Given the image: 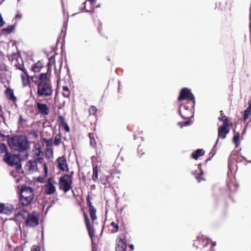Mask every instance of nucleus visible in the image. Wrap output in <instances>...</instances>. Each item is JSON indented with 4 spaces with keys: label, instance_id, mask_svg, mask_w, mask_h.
<instances>
[{
    "label": "nucleus",
    "instance_id": "obj_1",
    "mask_svg": "<svg viewBox=\"0 0 251 251\" xmlns=\"http://www.w3.org/2000/svg\"><path fill=\"white\" fill-rule=\"evenodd\" d=\"M31 80L37 86L38 98H50L53 94L52 86L48 73H41L38 77L32 76Z\"/></svg>",
    "mask_w": 251,
    "mask_h": 251
},
{
    "label": "nucleus",
    "instance_id": "obj_2",
    "mask_svg": "<svg viewBox=\"0 0 251 251\" xmlns=\"http://www.w3.org/2000/svg\"><path fill=\"white\" fill-rule=\"evenodd\" d=\"M8 143L11 148L19 151H26L29 147L26 137L23 135H16L11 137L8 140Z\"/></svg>",
    "mask_w": 251,
    "mask_h": 251
},
{
    "label": "nucleus",
    "instance_id": "obj_3",
    "mask_svg": "<svg viewBox=\"0 0 251 251\" xmlns=\"http://www.w3.org/2000/svg\"><path fill=\"white\" fill-rule=\"evenodd\" d=\"M89 213L92 222L90 221V220L88 217V214L84 212L83 217L84 220V223L85 224V226L86 228L88 231V234L91 238L92 241V244L94 242V237L95 235V229L94 227V221L97 220V216L96 214L97 213V209L95 207L89 209Z\"/></svg>",
    "mask_w": 251,
    "mask_h": 251
},
{
    "label": "nucleus",
    "instance_id": "obj_4",
    "mask_svg": "<svg viewBox=\"0 0 251 251\" xmlns=\"http://www.w3.org/2000/svg\"><path fill=\"white\" fill-rule=\"evenodd\" d=\"M73 174L74 172L72 171L70 174H64L59 178V188L64 193H67L72 189Z\"/></svg>",
    "mask_w": 251,
    "mask_h": 251
},
{
    "label": "nucleus",
    "instance_id": "obj_5",
    "mask_svg": "<svg viewBox=\"0 0 251 251\" xmlns=\"http://www.w3.org/2000/svg\"><path fill=\"white\" fill-rule=\"evenodd\" d=\"M119 174V172L114 171L108 176L101 175L100 177V181L105 186L110 187L118 183L120 179Z\"/></svg>",
    "mask_w": 251,
    "mask_h": 251
},
{
    "label": "nucleus",
    "instance_id": "obj_6",
    "mask_svg": "<svg viewBox=\"0 0 251 251\" xmlns=\"http://www.w3.org/2000/svg\"><path fill=\"white\" fill-rule=\"evenodd\" d=\"M195 104L191 102L189 104L185 103L181 104L179 109V112L181 117L184 119H190L193 117V110Z\"/></svg>",
    "mask_w": 251,
    "mask_h": 251
},
{
    "label": "nucleus",
    "instance_id": "obj_7",
    "mask_svg": "<svg viewBox=\"0 0 251 251\" xmlns=\"http://www.w3.org/2000/svg\"><path fill=\"white\" fill-rule=\"evenodd\" d=\"M40 214L36 211L28 213L25 221V225L28 227H34L39 224Z\"/></svg>",
    "mask_w": 251,
    "mask_h": 251
},
{
    "label": "nucleus",
    "instance_id": "obj_8",
    "mask_svg": "<svg viewBox=\"0 0 251 251\" xmlns=\"http://www.w3.org/2000/svg\"><path fill=\"white\" fill-rule=\"evenodd\" d=\"M186 100V104H189L191 102H193L195 104V98L194 95L191 93L190 89L187 88H182L180 92L179 95L177 98L178 101Z\"/></svg>",
    "mask_w": 251,
    "mask_h": 251
},
{
    "label": "nucleus",
    "instance_id": "obj_9",
    "mask_svg": "<svg viewBox=\"0 0 251 251\" xmlns=\"http://www.w3.org/2000/svg\"><path fill=\"white\" fill-rule=\"evenodd\" d=\"M3 160L8 165L14 166L19 164L20 159L19 155L12 154L8 152L4 155Z\"/></svg>",
    "mask_w": 251,
    "mask_h": 251
},
{
    "label": "nucleus",
    "instance_id": "obj_10",
    "mask_svg": "<svg viewBox=\"0 0 251 251\" xmlns=\"http://www.w3.org/2000/svg\"><path fill=\"white\" fill-rule=\"evenodd\" d=\"M54 180L53 178H49L47 182L45 185V192L47 195L53 194L56 192V187L54 186Z\"/></svg>",
    "mask_w": 251,
    "mask_h": 251
},
{
    "label": "nucleus",
    "instance_id": "obj_11",
    "mask_svg": "<svg viewBox=\"0 0 251 251\" xmlns=\"http://www.w3.org/2000/svg\"><path fill=\"white\" fill-rule=\"evenodd\" d=\"M36 110L39 114L43 116H48L50 114V107L45 103L36 101Z\"/></svg>",
    "mask_w": 251,
    "mask_h": 251
},
{
    "label": "nucleus",
    "instance_id": "obj_12",
    "mask_svg": "<svg viewBox=\"0 0 251 251\" xmlns=\"http://www.w3.org/2000/svg\"><path fill=\"white\" fill-rule=\"evenodd\" d=\"M19 205L20 207H25L30 205L33 201L34 199L29 197L19 194Z\"/></svg>",
    "mask_w": 251,
    "mask_h": 251
},
{
    "label": "nucleus",
    "instance_id": "obj_13",
    "mask_svg": "<svg viewBox=\"0 0 251 251\" xmlns=\"http://www.w3.org/2000/svg\"><path fill=\"white\" fill-rule=\"evenodd\" d=\"M25 197H29L34 199V192L33 189L25 184L22 185L19 194Z\"/></svg>",
    "mask_w": 251,
    "mask_h": 251
},
{
    "label": "nucleus",
    "instance_id": "obj_14",
    "mask_svg": "<svg viewBox=\"0 0 251 251\" xmlns=\"http://www.w3.org/2000/svg\"><path fill=\"white\" fill-rule=\"evenodd\" d=\"M210 242L211 241L206 237L203 236L198 237L197 239L194 241L193 246L196 249H199L200 248V246H201L202 248H204L205 247H207Z\"/></svg>",
    "mask_w": 251,
    "mask_h": 251
},
{
    "label": "nucleus",
    "instance_id": "obj_15",
    "mask_svg": "<svg viewBox=\"0 0 251 251\" xmlns=\"http://www.w3.org/2000/svg\"><path fill=\"white\" fill-rule=\"evenodd\" d=\"M229 126L222 125L218 127V139L216 141V144L218 142L219 138L224 139L226 138V135L229 133L230 131Z\"/></svg>",
    "mask_w": 251,
    "mask_h": 251
},
{
    "label": "nucleus",
    "instance_id": "obj_16",
    "mask_svg": "<svg viewBox=\"0 0 251 251\" xmlns=\"http://www.w3.org/2000/svg\"><path fill=\"white\" fill-rule=\"evenodd\" d=\"M14 207L10 204L0 203V213L10 215L14 211Z\"/></svg>",
    "mask_w": 251,
    "mask_h": 251
},
{
    "label": "nucleus",
    "instance_id": "obj_17",
    "mask_svg": "<svg viewBox=\"0 0 251 251\" xmlns=\"http://www.w3.org/2000/svg\"><path fill=\"white\" fill-rule=\"evenodd\" d=\"M58 163L57 167L61 171H69L68 166L67 163L66 157L64 156L59 157L57 159Z\"/></svg>",
    "mask_w": 251,
    "mask_h": 251
},
{
    "label": "nucleus",
    "instance_id": "obj_18",
    "mask_svg": "<svg viewBox=\"0 0 251 251\" xmlns=\"http://www.w3.org/2000/svg\"><path fill=\"white\" fill-rule=\"evenodd\" d=\"M126 241L124 238H120L117 240L116 251H126Z\"/></svg>",
    "mask_w": 251,
    "mask_h": 251
},
{
    "label": "nucleus",
    "instance_id": "obj_19",
    "mask_svg": "<svg viewBox=\"0 0 251 251\" xmlns=\"http://www.w3.org/2000/svg\"><path fill=\"white\" fill-rule=\"evenodd\" d=\"M57 123L59 126L63 127L67 132H70V128L65 121V118L61 115H58Z\"/></svg>",
    "mask_w": 251,
    "mask_h": 251
},
{
    "label": "nucleus",
    "instance_id": "obj_20",
    "mask_svg": "<svg viewBox=\"0 0 251 251\" xmlns=\"http://www.w3.org/2000/svg\"><path fill=\"white\" fill-rule=\"evenodd\" d=\"M32 151L34 157L43 156L44 154L41 146L40 144L36 143L33 146Z\"/></svg>",
    "mask_w": 251,
    "mask_h": 251
},
{
    "label": "nucleus",
    "instance_id": "obj_21",
    "mask_svg": "<svg viewBox=\"0 0 251 251\" xmlns=\"http://www.w3.org/2000/svg\"><path fill=\"white\" fill-rule=\"evenodd\" d=\"M26 169L29 173H32L37 170V165L36 160H29L25 165Z\"/></svg>",
    "mask_w": 251,
    "mask_h": 251
},
{
    "label": "nucleus",
    "instance_id": "obj_22",
    "mask_svg": "<svg viewBox=\"0 0 251 251\" xmlns=\"http://www.w3.org/2000/svg\"><path fill=\"white\" fill-rule=\"evenodd\" d=\"M21 77L22 81V85L24 87L28 86L30 84V78L31 77L29 76L27 71L23 73L21 75Z\"/></svg>",
    "mask_w": 251,
    "mask_h": 251
},
{
    "label": "nucleus",
    "instance_id": "obj_23",
    "mask_svg": "<svg viewBox=\"0 0 251 251\" xmlns=\"http://www.w3.org/2000/svg\"><path fill=\"white\" fill-rule=\"evenodd\" d=\"M5 95L7 99L9 100L14 102L17 101V98L15 96L12 89L7 88L5 90Z\"/></svg>",
    "mask_w": 251,
    "mask_h": 251
},
{
    "label": "nucleus",
    "instance_id": "obj_24",
    "mask_svg": "<svg viewBox=\"0 0 251 251\" xmlns=\"http://www.w3.org/2000/svg\"><path fill=\"white\" fill-rule=\"evenodd\" d=\"M99 33L100 34L101 37L105 40L108 39L107 35L109 33V29L106 27H103L102 26H99L98 27Z\"/></svg>",
    "mask_w": 251,
    "mask_h": 251
},
{
    "label": "nucleus",
    "instance_id": "obj_25",
    "mask_svg": "<svg viewBox=\"0 0 251 251\" xmlns=\"http://www.w3.org/2000/svg\"><path fill=\"white\" fill-rule=\"evenodd\" d=\"M204 153V151L203 149H197L192 153L191 157L193 159L197 160L200 157L203 156Z\"/></svg>",
    "mask_w": 251,
    "mask_h": 251
},
{
    "label": "nucleus",
    "instance_id": "obj_26",
    "mask_svg": "<svg viewBox=\"0 0 251 251\" xmlns=\"http://www.w3.org/2000/svg\"><path fill=\"white\" fill-rule=\"evenodd\" d=\"M220 113H221V116H220L218 118V120L221 121V122H223V124L222 125H226V126H232V123H230L227 117L226 116L223 115L224 114L223 111H221Z\"/></svg>",
    "mask_w": 251,
    "mask_h": 251
},
{
    "label": "nucleus",
    "instance_id": "obj_27",
    "mask_svg": "<svg viewBox=\"0 0 251 251\" xmlns=\"http://www.w3.org/2000/svg\"><path fill=\"white\" fill-rule=\"evenodd\" d=\"M43 66H44L43 63L41 61H39L34 64V65L32 67L31 70L34 73H39L43 68Z\"/></svg>",
    "mask_w": 251,
    "mask_h": 251
},
{
    "label": "nucleus",
    "instance_id": "obj_28",
    "mask_svg": "<svg viewBox=\"0 0 251 251\" xmlns=\"http://www.w3.org/2000/svg\"><path fill=\"white\" fill-rule=\"evenodd\" d=\"M248 107L244 111V120L246 121L251 115V99L248 101Z\"/></svg>",
    "mask_w": 251,
    "mask_h": 251
},
{
    "label": "nucleus",
    "instance_id": "obj_29",
    "mask_svg": "<svg viewBox=\"0 0 251 251\" xmlns=\"http://www.w3.org/2000/svg\"><path fill=\"white\" fill-rule=\"evenodd\" d=\"M8 152V149L6 145L0 143V156H4Z\"/></svg>",
    "mask_w": 251,
    "mask_h": 251
},
{
    "label": "nucleus",
    "instance_id": "obj_30",
    "mask_svg": "<svg viewBox=\"0 0 251 251\" xmlns=\"http://www.w3.org/2000/svg\"><path fill=\"white\" fill-rule=\"evenodd\" d=\"M37 161L40 163H43V167H44V170L45 174H47L48 173V166L46 164V163L44 162V159L43 157V156H37Z\"/></svg>",
    "mask_w": 251,
    "mask_h": 251
},
{
    "label": "nucleus",
    "instance_id": "obj_31",
    "mask_svg": "<svg viewBox=\"0 0 251 251\" xmlns=\"http://www.w3.org/2000/svg\"><path fill=\"white\" fill-rule=\"evenodd\" d=\"M92 179L95 182L98 181V168L96 166L93 169Z\"/></svg>",
    "mask_w": 251,
    "mask_h": 251
},
{
    "label": "nucleus",
    "instance_id": "obj_32",
    "mask_svg": "<svg viewBox=\"0 0 251 251\" xmlns=\"http://www.w3.org/2000/svg\"><path fill=\"white\" fill-rule=\"evenodd\" d=\"M61 135L60 133L57 134L54 138L53 141V145L55 146H58L61 143Z\"/></svg>",
    "mask_w": 251,
    "mask_h": 251
},
{
    "label": "nucleus",
    "instance_id": "obj_33",
    "mask_svg": "<svg viewBox=\"0 0 251 251\" xmlns=\"http://www.w3.org/2000/svg\"><path fill=\"white\" fill-rule=\"evenodd\" d=\"M71 92L69 87L67 86H63L62 95L64 97L69 98L70 96Z\"/></svg>",
    "mask_w": 251,
    "mask_h": 251
},
{
    "label": "nucleus",
    "instance_id": "obj_34",
    "mask_svg": "<svg viewBox=\"0 0 251 251\" xmlns=\"http://www.w3.org/2000/svg\"><path fill=\"white\" fill-rule=\"evenodd\" d=\"M89 137L90 138V144L91 146L94 148L96 147L97 143L95 139V136L94 133H89Z\"/></svg>",
    "mask_w": 251,
    "mask_h": 251
},
{
    "label": "nucleus",
    "instance_id": "obj_35",
    "mask_svg": "<svg viewBox=\"0 0 251 251\" xmlns=\"http://www.w3.org/2000/svg\"><path fill=\"white\" fill-rule=\"evenodd\" d=\"M240 133L239 132L236 133L233 137V142L237 147L240 144Z\"/></svg>",
    "mask_w": 251,
    "mask_h": 251
},
{
    "label": "nucleus",
    "instance_id": "obj_36",
    "mask_svg": "<svg viewBox=\"0 0 251 251\" xmlns=\"http://www.w3.org/2000/svg\"><path fill=\"white\" fill-rule=\"evenodd\" d=\"M45 153L46 158H50L53 157V152L51 148H46Z\"/></svg>",
    "mask_w": 251,
    "mask_h": 251
},
{
    "label": "nucleus",
    "instance_id": "obj_37",
    "mask_svg": "<svg viewBox=\"0 0 251 251\" xmlns=\"http://www.w3.org/2000/svg\"><path fill=\"white\" fill-rule=\"evenodd\" d=\"M90 116H96L97 113V108L96 106L91 105L89 109Z\"/></svg>",
    "mask_w": 251,
    "mask_h": 251
},
{
    "label": "nucleus",
    "instance_id": "obj_38",
    "mask_svg": "<svg viewBox=\"0 0 251 251\" xmlns=\"http://www.w3.org/2000/svg\"><path fill=\"white\" fill-rule=\"evenodd\" d=\"M110 225L113 228L111 229L112 233H114L118 231L119 226L118 224L115 223L114 222H112L111 223Z\"/></svg>",
    "mask_w": 251,
    "mask_h": 251
},
{
    "label": "nucleus",
    "instance_id": "obj_39",
    "mask_svg": "<svg viewBox=\"0 0 251 251\" xmlns=\"http://www.w3.org/2000/svg\"><path fill=\"white\" fill-rule=\"evenodd\" d=\"M15 66L16 67L17 69H19L22 71L23 73L27 71L26 69L25 68L23 62L22 63H18L15 65Z\"/></svg>",
    "mask_w": 251,
    "mask_h": 251
},
{
    "label": "nucleus",
    "instance_id": "obj_40",
    "mask_svg": "<svg viewBox=\"0 0 251 251\" xmlns=\"http://www.w3.org/2000/svg\"><path fill=\"white\" fill-rule=\"evenodd\" d=\"M27 212L26 210H22L19 211L16 215V217L18 218L19 217H22L23 219L25 220L26 219V217L25 216V213Z\"/></svg>",
    "mask_w": 251,
    "mask_h": 251
},
{
    "label": "nucleus",
    "instance_id": "obj_41",
    "mask_svg": "<svg viewBox=\"0 0 251 251\" xmlns=\"http://www.w3.org/2000/svg\"><path fill=\"white\" fill-rule=\"evenodd\" d=\"M43 141L46 144V148H51L52 145V141L51 138L49 139L44 138Z\"/></svg>",
    "mask_w": 251,
    "mask_h": 251
},
{
    "label": "nucleus",
    "instance_id": "obj_42",
    "mask_svg": "<svg viewBox=\"0 0 251 251\" xmlns=\"http://www.w3.org/2000/svg\"><path fill=\"white\" fill-rule=\"evenodd\" d=\"M203 172L200 169V172L198 175L196 176V178L198 180V182H201L202 180H204V179L203 177Z\"/></svg>",
    "mask_w": 251,
    "mask_h": 251
},
{
    "label": "nucleus",
    "instance_id": "obj_43",
    "mask_svg": "<svg viewBox=\"0 0 251 251\" xmlns=\"http://www.w3.org/2000/svg\"><path fill=\"white\" fill-rule=\"evenodd\" d=\"M14 29V25L8 26L7 27L3 28L2 29L3 32H5L6 33L9 34L12 32Z\"/></svg>",
    "mask_w": 251,
    "mask_h": 251
},
{
    "label": "nucleus",
    "instance_id": "obj_44",
    "mask_svg": "<svg viewBox=\"0 0 251 251\" xmlns=\"http://www.w3.org/2000/svg\"><path fill=\"white\" fill-rule=\"evenodd\" d=\"M91 199H92V197L90 195H88L86 198V201H87V205L88 206L89 209L95 207L93 206L92 202L91 201Z\"/></svg>",
    "mask_w": 251,
    "mask_h": 251
},
{
    "label": "nucleus",
    "instance_id": "obj_45",
    "mask_svg": "<svg viewBox=\"0 0 251 251\" xmlns=\"http://www.w3.org/2000/svg\"><path fill=\"white\" fill-rule=\"evenodd\" d=\"M27 122L26 119H25L23 118L22 115H20L19 116V119L18 121V124L20 125H22L24 123H26Z\"/></svg>",
    "mask_w": 251,
    "mask_h": 251
},
{
    "label": "nucleus",
    "instance_id": "obj_46",
    "mask_svg": "<svg viewBox=\"0 0 251 251\" xmlns=\"http://www.w3.org/2000/svg\"><path fill=\"white\" fill-rule=\"evenodd\" d=\"M54 63H55V57H54V56H51L49 58V63H48V65L49 66H51V65L54 64Z\"/></svg>",
    "mask_w": 251,
    "mask_h": 251
},
{
    "label": "nucleus",
    "instance_id": "obj_47",
    "mask_svg": "<svg viewBox=\"0 0 251 251\" xmlns=\"http://www.w3.org/2000/svg\"><path fill=\"white\" fill-rule=\"evenodd\" d=\"M41 247L38 245H33L31 248V251H40Z\"/></svg>",
    "mask_w": 251,
    "mask_h": 251
},
{
    "label": "nucleus",
    "instance_id": "obj_48",
    "mask_svg": "<svg viewBox=\"0 0 251 251\" xmlns=\"http://www.w3.org/2000/svg\"><path fill=\"white\" fill-rule=\"evenodd\" d=\"M190 119H188L187 121L184 122H180L178 123V125L182 126H188L190 124Z\"/></svg>",
    "mask_w": 251,
    "mask_h": 251
},
{
    "label": "nucleus",
    "instance_id": "obj_49",
    "mask_svg": "<svg viewBox=\"0 0 251 251\" xmlns=\"http://www.w3.org/2000/svg\"><path fill=\"white\" fill-rule=\"evenodd\" d=\"M7 70V67L5 64L0 65V71H4Z\"/></svg>",
    "mask_w": 251,
    "mask_h": 251
},
{
    "label": "nucleus",
    "instance_id": "obj_50",
    "mask_svg": "<svg viewBox=\"0 0 251 251\" xmlns=\"http://www.w3.org/2000/svg\"><path fill=\"white\" fill-rule=\"evenodd\" d=\"M4 25V22L3 21V18L1 15L0 14V26H3Z\"/></svg>",
    "mask_w": 251,
    "mask_h": 251
},
{
    "label": "nucleus",
    "instance_id": "obj_51",
    "mask_svg": "<svg viewBox=\"0 0 251 251\" xmlns=\"http://www.w3.org/2000/svg\"><path fill=\"white\" fill-rule=\"evenodd\" d=\"M216 245V243L215 242H211V247L210 248L214 249V247Z\"/></svg>",
    "mask_w": 251,
    "mask_h": 251
},
{
    "label": "nucleus",
    "instance_id": "obj_52",
    "mask_svg": "<svg viewBox=\"0 0 251 251\" xmlns=\"http://www.w3.org/2000/svg\"><path fill=\"white\" fill-rule=\"evenodd\" d=\"M22 18V15L21 14H18L16 16V19H20Z\"/></svg>",
    "mask_w": 251,
    "mask_h": 251
},
{
    "label": "nucleus",
    "instance_id": "obj_53",
    "mask_svg": "<svg viewBox=\"0 0 251 251\" xmlns=\"http://www.w3.org/2000/svg\"><path fill=\"white\" fill-rule=\"evenodd\" d=\"M142 151V149H141V148L139 147L138 149V152L139 153H140L141 155L142 154V153L141 152V151Z\"/></svg>",
    "mask_w": 251,
    "mask_h": 251
},
{
    "label": "nucleus",
    "instance_id": "obj_54",
    "mask_svg": "<svg viewBox=\"0 0 251 251\" xmlns=\"http://www.w3.org/2000/svg\"><path fill=\"white\" fill-rule=\"evenodd\" d=\"M250 38L251 40V23H250Z\"/></svg>",
    "mask_w": 251,
    "mask_h": 251
},
{
    "label": "nucleus",
    "instance_id": "obj_55",
    "mask_svg": "<svg viewBox=\"0 0 251 251\" xmlns=\"http://www.w3.org/2000/svg\"><path fill=\"white\" fill-rule=\"evenodd\" d=\"M91 4H93L96 0H88Z\"/></svg>",
    "mask_w": 251,
    "mask_h": 251
},
{
    "label": "nucleus",
    "instance_id": "obj_56",
    "mask_svg": "<svg viewBox=\"0 0 251 251\" xmlns=\"http://www.w3.org/2000/svg\"><path fill=\"white\" fill-rule=\"evenodd\" d=\"M129 248L131 250H133V249H134V246L133 245H129Z\"/></svg>",
    "mask_w": 251,
    "mask_h": 251
},
{
    "label": "nucleus",
    "instance_id": "obj_57",
    "mask_svg": "<svg viewBox=\"0 0 251 251\" xmlns=\"http://www.w3.org/2000/svg\"><path fill=\"white\" fill-rule=\"evenodd\" d=\"M29 102V100H26L25 101V105H27V103Z\"/></svg>",
    "mask_w": 251,
    "mask_h": 251
},
{
    "label": "nucleus",
    "instance_id": "obj_58",
    "mask_svg": "<svg viewBox=\"0 0 251 251\" xmlns=\"http://www.w3.org/2000/svg\"><path fill=\"white\" fill-rule=\"evenodd\" d=\"M1 117L4 120H5V118L3 116V114H1Z\"/></svg>",
    "mask_w": 251,
    "mask_h": 251
},
{
    "label": "nucleus",
    "instance_id": "obj_59",
    "mask_svg": "<svg viewBox=\"0 0 251 251\" xmlns=\"http://www.w3.org/2000/svg\"><path fill=\"white\" fill-rule=\"evenodd\" d=\"M82 179L83 180V181H85V177L84 176H83L82 177Z\"/></svg>",
    "mask_w": 251,
    "mask_h": 251
},
{
    "label": "nucleus",
    "instance_id": "obj_60",
    "mask_svg": "<svg viewBox=\"0 0 251 251\" xmlns=\"http://www.w3.org/2000/svg\"><path fill=\"white\" fill-rule=\"evenodd\" d=\"M215 251V249H212V248H210V251Z\"/></svg>",
    "mask_w": 251,
    "mask_h": 251
},
{
    "label": "nucleus",
    "instance_id": "obj_61",
    "mask_svg": "<svg viewBox=\"0 0 251 251\" xmlns=\"http://www.w3.org/2000/svg\"><path fill=\"white\" fill-rule=\"evenodd\" d=\"M92 251H97L96 249L95 250L94 248L92 249Z\"/></svg>",
    "mask_w": 251,
    "mask_h": 251
},
{
    "label": "nucleus",
    "instance_id": "obj_62",
    "mask_svg": "<svg viewBox=\"0 0 251 251\" xmlns=\"http://www.w3.org/2000/svg\"><path fill=\"white\" fill-rule=\"evenodd\" d=\"M232 73H233V74H234V73H235V69H234V70H233V71L232 72Z\"/></svg>",
    "mask_w": 251,
    "mask_h": 251
}]
</instances>
